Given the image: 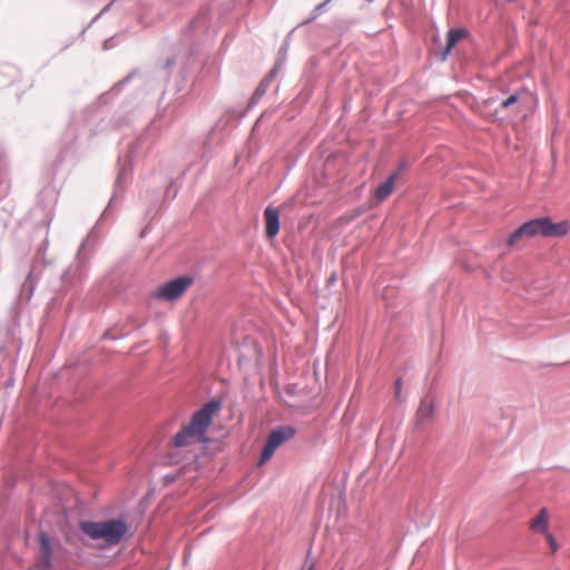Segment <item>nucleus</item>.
<instances>
[{
	"label": "nucleus",
	"instance_id": "f03ea898",
	"mask_svg": "<svg viewBox=\"0 0 570 570\" xmlns=\"http://www.w3.org/2000/svg\"><path fill=\"white\" fill-rule=\"evenodd\" d=\"M220 402L212 400L196 411L189 424L184 426L174 438L175 446H187L194 442L203 440L207 429L212 424L213 417L218 413Z\"/></svg>",
	"mask_w": 570,
	"mask_h": 570
},
{
	"label": "nucleus",
	"instance_id": "ddd939ff",
	"mask_svg": "<svg viewBox=\"0 0 570 570\" xmlns=\"http://www.w3.org/2000/svg\"><path fill=\"white\" fill-rule=\"evenodd\" d=\"M546 538H547L548 543L551 547L552 552H554L557 550V543H556L553 535L551 533L547 532Z\"/></svg>",
	"mask_w": 570,
	"mask_h": 570
},
{
	"label": "nucleus",
	"instance_id": "f8f14e48",
	"mask_svg": "<svg viewBox=\"0 0 570 570\" xmlns=\"http://www.w3.org/2000/svg\"><path fill=\"white\" fill-rule=\"evenodd\" d=\"M519 100V94L511 95L508 99L502 101L501 106L503 108H509L510 106L514 105Z\"/></svg>",
	"mask_w": 570,
	"mask_h": 570
},
{
	"label": "nucleus",
	"instance_id": "6e6552de",
	"mask_svg": "<svg viewBox=\"0 0 570 570\" xmlns=\"http://www.w3.org/2000/svg\"><path fill=\"white\" fill-rule=\"evenodd\" d=\"M397 177L399 171H394L384 183L377 186L374 196L379 203L384 202L393 193Z\"/></svg>",
	"mask_w": 570,
	"mask_h": 570
},
{
	"label": "nucleus",
	"instance_id": "39448f33",
	"mask_svg": "<svg viewBox=\"0 0 570 570\" xmlns=\"http://www.w3.org/2000/svg\"><path fill=\"white\" fill-rule=\"evenodd\" d=\"M194 278L190 276L176 277L160 286L154 292L153 296L163 301H176L193 285Z\"/></svg>",
	"mask_w": 570,
	"mask_h": 570
},
{
	"label": "nucleus",
	"instance_id": "f257e3e1",
	"mask_svg": "<svg viewBox=\"0 0 570 570\" xmlns=\"http://www.w3.org/2000/svg\"><path fill=\"white\" fill-rule=\"evenodd\" d=\"M80 531L96 542L97 548L105 549L119 544L129 531L124 519H105L100 521H81Z\"/></svg>",
	"mask_w": 570,
	"mask_h": 570
},
{
	"label": "nucleus",
	"instance_id": "9b49d317",
	"mask_svg": "<svg viewBox=\"0 0 570 570\" xmlns=\"http://www.w3.org/2000/svg\"><path fill=\"white\" fill-rule=\"evenodd\" d=\"M434 406L432 402L422 400L416 411V420L420 424L431 420L433 417Z\"/></svg>",
	"mask_w": 570,
	"mask_h": 570
},
{
	"label": "nucleus",
	"instance_id": "1a4fd4ad",
	"mask_svg": "<svg viewBox=\"0 0 570 570\" xmlns=\"http://www.w3.org/2000/svg\"><path fill=\"white\" fill-rule=\"evenodd\" d=\"M548 522H549V512L546 508H542L538 515L530 520L529 528L538 533H547L548 532Z\"/></svg>",
	"mask_w": 570,
	"mask_h": 570
},
{
	"label": "nucleus",
	"instance_id": "9d476101",
	"mask_svg": "<svg viewBox=\"0 0 570 570\" xmlns=\"http://www.w3.org/2000/svg\"><path fill=\"white\" fill-rule=\"evenodd\" d=\"M466 32L463 29H452L448 32L446 47L443 52L442 59L444 60L450 53L452 48L465 37Z\"/></svg>",
	"mask_w": 570,
	"mask_h": 570
},
{
	"label": "nucleus",
	"instance_id": "2eb2a0df",
	"mask_svg": "<svg viewBox=\"0 0 570 570\" xmlns=\"http://www.w3.org/2000/svg\"><path fill=\"white\" fill-rule=\"evenodd\" d=\"M301 570H314V566L312 563H305Z\"/></svg>",
	"mask_w": 570,
	"mask_h": 570
},
{
	"label": "nucleus",
	"instance_id": "4468645a",
	"mask_svg": "<svg viewBox=\"0 0 570 570\" xmlns=\"http://www.w3.org/2000/svg\"><path fill=\"white\" fill-rule=\"evenodd\" d=\"M401 387H402V382H401V380L399 379V380H396V382H395V390H396V394H400V392H401Z\"/></svg>",
	"mask_w": 570,
	"mask_h": 570
},
{
	"label": "nucleus",
	"instance_id": "0eeeda50",
	"mask_svg": "<svg viewBox=\"0 0 570 570\" xmlns=\"http://www.w3.org/2000/svg\"><path fill=\"white\" fill-rule=\"evenodd\" d=\"M39 544H40V553H41V564L43 569H48L51 567V553H52V544L50 537L41 532L39 535Z\"/></svg>",
	"mask_w": 570,
	"mask_h": 570
},
{
	"label": "nucleus",
	"instance_id": "423d86ee",
	"mask_svg": "<svg viewBox=\"0 0 570 570\" xmlns=\"http://www.w3.org/2000/svg\"><path fill=\"white\" fill-rule=\"evenodd\" d=\"M265 233L267 238L273 239L279 232V213L276 208L267 207L264 212Z\"/></svg>",
	"mask_w": 570,
	"mask_h": 570
},
{
	"label": "nucleus",
	"instance_id": "20e7f679",
	"mask_svg": "<svg viewBox=\"0 0 570 570\" xmlns=\"http://www.w3.org/2000/svg\"><path fill=\"white\" fill-rule=\"evenodd\" d=\"M295 433L296 430L291 425H282L273 429L262 451L259 464L267 462L282 444L294 438Z\"/></svg>",
	"mask_w": 570,
	"mask_h": 570
},
{
	"label": "nucleus",
	"instance_id": "7ed1b4c3",
	"mask_svg": "<svg viewBox=\"0 0 570 570\" xmlns=\"http://www.w3.org/2000/svg\"><path fill=\"white\" fill-rule=\"evenodd\" d=\"M570 224L567 220L553 223L549 217L535 218L524 223L517 230H514L508 239V245H515L522 236H564L568 234Z\"/></svg>",
	"mask_w": 570,
	"mask_h": 570
},
{
	"label": "nucleus",
	"instance_id": "dca6fc26",
	"mask_svg": "<svg viewBox=\"0 0 570 570\" xmlns=\"http://www.w3.org/2000/svg\"><path fill=\"white\" fill-rule=\"evenodd\" d=\"M405 168V164H402L399 169L396 171H399V175L401 174V171Z\"/></svg>",
	"mask_w": 570,
	"mask_h": 570
}]
</instances>
